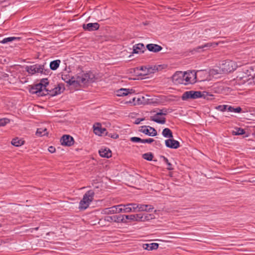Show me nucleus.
<instances>
[{
    "instance_id": "f257e3e1",
    "label": "nucleus",
    "mask_w": 255,
    "mask_h": 255,
    "mask_svg": "<svg viewBox=\"0 0 255 255\" xmlns=\"http://www.w3.org/2000/svg\"><path fill=\"white\" fill-rule=\"evenodd\" d=\"M64 89V86L62 84H59L53 88H47L46 85L38 83L31 86L29 92L31 94H36L41 96L46 95L55 96L62 93Z\"/></svg>"
},
{
    "instance_id": "f03ea898",
    "label": "nucleus",
    "mask_w": 255,
    "mask_h": 255,
    "mask_svg": "<svg viewBox=\"0 0 255 255\" xmlns=\"http://www.w3.org/2000/svg\"><path fill=\"white\" fill-rule=\"evenodd\" d=\"M95 195L94 192L92 190L88 191L83 196V198L79 203V208L80 210H85L93 201Z\"/></svg>"
},
{
    "instance_id": "7ed1b4c3",
    "label": "nucleus",
    "mask_w": 255,
    "mask_h": 255,
    "mask_svg": "<svg viewBox=\"0 0 255 255\" xmlns=\"http://www.w3.org/2000/svg\"><path fill=\"white\" fill-rule=\"evenodd\" d=\"M25 70L28 74L33 75L36 74H46L47 70L44 69V65L42 64H36L30 66H26Z\"/></svg>"
},
{
    "instance_id": "20e7f679",
    "label": "nucleus",
    "mask_w": 255,
    "mask_h": 255,
    "mask_svg": "<svg viewBox=\"0 0 255 255\" xmlns=\"http://www.w3.org/2000/svg\"><path fill=\"white\" fill-rule=\"evenodd\" d=\"M98 78L96 74L92 71H84L80 68L77 70V80H93Z\"/></svg>"
},
{
    "instance_id": "39448f33",
    "label": "nucleus",
    "mask_w": 255,
    "mask_h": 255,
    "mask_svg": "<svg viewBox=\"0 0 255 255\" xmlns=\"http://www.w3.org/2000/svg\"><path fill=\"white\" fill-rule=\"evenodd\" d=\"M167 114V111L166 109L159 110L155 114L150 117V120L158 124H164L166 122V119L164 116Z\"/></svg>"
},
{
    "instance_id": "423d86ee",
    "label": "nucleus",
    "mask_w": 255,
    "mask_h": 255,
    "mask_svg": "<svg viewBox=\"0 0 255 255\" xmlns=\"http://www.w3.org/2000/svg\"><path fill=\"white\" fill-rule=\"evenodd\" d=\"M238 66L235 62L231 60H226L223 62L219 68V71L227 73L231 72L236 69Z\"/></svg>"
},
{
    "instance_id": "0eeeda50",
    "label": "nucleus",
    "mask_w": 255,
    "mask_h": 255,
    "mask_svg": "<svg viewBox=\"0 0 255 255\" xmlns=\"http://www.w3.org/2000/svg\"><path fill=\"white\" fill-rule=\"evenodd\" d=\"M135 203L120 204L117 205L118 213L135 212Z\"/></svg>"
},
{
    "instance_id": "6e6552de",
    "label": "nucleus",
    "mask_w": 255,
    "mask_h": 255,
    "mask_svg": "<svg viewBox=\"0 0 255 255\" xmlns=\"http://www.w3.org/2000/svg\"><path fill=\"white\" fill-rule=\"evenodd\" d=\"M202 92L200 91H187L182 95V99L183 100H187L189 99H196L202 97Z\"/></svg>"
},
{
    "instance_id": "1a4fd4ad",
    "label": "nucleus",
    "mask_w": 255,
    "mask_h": 255,
    "mask_svg": "<svg viewBox=\"0 0 255 255\" xmlns=\"http://www.w3.org/2000/svg\"><path fill=\"white\" fill-rule=\"evenodd\" d=\"M166 67L165 65H156L153 66L147 67L146 73L140 74V75L146 76L150 74L154 73L156 72L161 71L162 69Z\"/></svg>"
},
{
    "instance_id": "9d476101",
    "label": "nucleus",
    "mask_w": 255,
    "mask_h": 255,
    "mask_svg": "<svg viewBox=\"0 0 255 255\" xmlns=\"http://www.w3.org/2000/svg\"><path fill=\"white\" fill-rule=\"evenodd\" d=\"M139 131L146 135L154 136L157 135L155 129L150 126H143L140 128Z\"/></svg>"
},
{
    "instance_id": "9b49d317",
    "label": "nucleus",
    "mask_w": 255,
    "mask_h": 255,
    "mask_svg": "<svg viewBox=\"0 0 255 255\" xmlns=\"http://www.w3.org/2000/svg\"><path fill=\"white\" fill-rule=\"evenodd\" d=\"M135 212L145 211L150 212L154 209L153 207L151 205H146L142 204L135 203Z\"/></svg>"
},
{
    "instance_id": "f8f14e48",
    "label": "nucleus",
    "mask_w": 255,
    "mask_h": 255,
    "mask_svg": "<svg viewBox=\"0 0 255 255\" xmlns=\"http://www.w3.org/2000/svg\"><path fill=\"white\" fill-rule=\"evenodd\" d=\"M135 91L133 89L121 88L116 91V95L118 97L126 96L128 94H134Z\"/></svg>"
},
{
    "instance_id": "ddd939ff",
    "label": "nucleus",
    "mask_w": 255,
    "mask_h": 255,
    "mask_svg": "<svg viewBox=\"0 0 255 255\" xmlns=\"http://www.w3.org/2000/svg\"><path fill=\"white\" fill-rule=\"evenodd\" d=\"M165 143L167 147L170 148L176 149L180 146V143L174 139L170 138L165 141Z\"/></svg>"
},
{
    "instance_id": "4468645a",
    "label": "nucleus",
    "mask_w": 255,
    "mask_h": 255,
    "mask_svg": "<svg viewBox=\"0 0 255 255\" xmlns=\"http://www.w3.org/2000/svg\"><path fill=\"white\" fill-rule=\"evenodd\" d=\"M62 145L66 146H71L74 143L73 137L69 135H63L61 139Z\"/></svg>"
},
{
    "instance_id": "2eb2a0df",
    "label": "nucleus",
    "mask_w": 255,
    "mask_h": 255,
    "mask_svg": "<svg viewBox=\"0 0 255 255\" xmlns=\"http://www.w3.org/2000/svg\"><path fill=\"white\" fill-rule=\"evenodd\" d=\"M148 95H146L145 96H140L137 98L136 103L134 104V105H147L151 103L150 100L148 98Z\"/></svg>"
},
{
    "instance_id": "dca6fc26",
    "label": "nucleus",
    "mask_w": 255,
    "mask_h": 255,
    "mask_svg": "<svg viewBox=\"0 0 255 255\" xmlns=\"http://www.w3.org/2000/svg\"><path fill=\"white\" fill-rule=\"evenodd\" d=\"M85 81H66L67 86L70 89L78 90L81 83Z\"/></svg>"
},
{
    "instance_id": "f3484780",
    "label": "nucleus",
    "mask_w": 255,
    "mask_h": 255,
    "mask_svg": "<svg viewBox=\"0 0 255 255\" xmlns=\"http://www.w3.org/2000/svg\"><path fill=\"white\" fill-rule=\"evenodd\" d=\"M123 221L122 223H127V220H129L130 222H138V214H132V215H122Z\"/></svg>"
},
{
    "instance_id": "a211bd4d",
    "label": "nucleus",
    "mask_w": 255,
    "mask_h": 255,
    "mask_svg": "<svg viewBox=\"0 0 255 255\" xmlns=\"http://www.w3.org/2000/svg\"><path fill=\"white\" fill-rule=\"evenodd\" d=\"M122 215H114L113 216H107L105 218V220L109 222H115L116 223H122L123 221Z\"/></svg>"
},
{
    "instance_id": "6ab92c4d",
    "label": "nucleus",
    "mask_w": 255,
    "mask_h": 255,
    "mask_svg": "<svg viewBox=\"0 0 255 255\" xmlns=\"http://www.w3.org/2000/svg\"><path fill=\"white\" fill-rule=\"evenodd\" d=\"M100 25L97 23H89L88 24H84L83 25V28L87 31H94L98 30L99 28Z\"/></svg>"
},
{
    "instance_id": "aec40b11",
    "label": "nucleus",
    "mask_w": 255,
    "mask_h": 255,
    "mask_svg": "<svg viewBox=\"0 0 255 255\" xmlns=\"http://www.w3.org/2000/svg\"><path fill=\"white\" fill-rule=\"evenodd\" d=\"M200 72L201 71H200L196 72L194 70L184 72V73H186V76L184 80H196L197 73Z\"/></svg>"
},
{
    "instance_id": "412c9836",
    "label": "nucleus",
    "mask_w": 255,
    "mask_h": 255,
    "mask_svg": "<svg viewBox=\"0 0 255 255\" xmlns=\"http://www.w3.org/2000/svg\"><path fill=\"white\" fill-rule=\"evenodd\" d=\"M146 50L144 45L142 43L135 44L133 47V53H142Z\"/></svg>"
},
{
    "instance_id": "4be33fe9",
    "label": "nucleus",
    "mask_w": 255,
    "mask_h": 255,
    "mask_svg": "<svg viewBox=\"0 0 255 255\" xmlns=\"http://www.w3.org/2000/svg\"><path fill=\"white\" fill-rule=\"evenodd\" d=\"M138 222H145L154 218L152 214H138Z\"/></svg>"
},
{
    "instance_id": "5701e85b",
    "label": "nucleus",
    "mask_w": 255,
    "mask_h": 255,
    "mask_svg": "<svg viewBox=\"0 0 255 255\" xmlns=\"http://www.w3.org/2000/svg\"><path fill=\"white\" fill-rule=\"evenodd\" d=\"M93 128L94 133L99 135L104 134L106 131L105 128H102L101 124L99 123L94 125Z\"/></svg>"
},
{
    "instance_id": "b1692460",
    "label": "nucleus",
    "mask_w": 255,
    "mask_h": 255,
    "mask_svg": "<svg viewBox=\"0 0 255 255\" xmlns=\"http://www.w3.org/2000/svg\"><path fill=\"white\" fill-rule=\"evenodd\" d=\"M146 48L150 51L153 52H158L161 50L162 47L155 44H148L146 45Z\"/></svg>"
},
{
    "instance_id": "393cba45",
    "label": "nucleus",
    "mask_w": 255,
    "mask_h": 255,
    "mask_svg": "<svg viewBox=\"0 0 255 255\" xmlns=\"http://www.w3.org/2000/svg\"><path fill=\"white\" fill-rule=\"evenodd\" d=\"M102 213L104 214H117V205H115L110 208H105L103 210Z\"/></svg>"
},
{
    "instance_id": "a878e982",
    "label": "nucleus",
    "mask_w": 255,
    "mask_h": 255,
    "mask_svg": "<svg viewBox=\"0 0 255 255\" xmlns=\"http://www.w3.org/2000/svg\"><path fill=\"white\" fill-rule=\"evenodd\" d=\"M99 153L103 157L109 158L112 156V152L108 148H101L99 150Z\"/></svg>"
},
{
    "instance_id": "bb28decb",
    "label": "nucleus",
    "mask_w": 255,
    "mask_h": 255,
    "mask_svg": "<svg viewBox=\"0 0 255 255\" xmlns=\"http://www.w3.org/2000/svg\"><path fill=\"white\" fill-rule=\"evenodd\" d=\"M186 73L182 71H176L172 76V80H184Z\"/></svg>"
},
{
    "instance_id": "cd10ccee",
    "label": "nucleus",
    "mask_w": 255,
    "mask_h": 255,
    "mask_svg": "<svg viewBox=\"0 0 255 255\" xmlns=\"http://www.w3.org/2000/svg\"><path fill=\"white\" fill-rule=\"evenodd\" d=\"M218 44V43L216 42H209L206 43L204 45H202L201 46H198L197 48V50L199 51L200 49H203V48H209L210 47H215L216 46H217Z\"/></svg>"
},
{
    "instance_id": "c85d7f7f",
    "label": "nucleus",
    "mask_w": 255,
    "mask_h": 255,
    "mask_svg": "<svg viewBox=\"0 0 255 255\" xmlns=\"http://www.w3.org/2000/svg\"><path fill=\"white\" fill-rule=\"evenodd\" d=\"M144 248L148 251L156 250L158 247V244L157 243H151L144 245Z\"/></svg>"
},
{
    "instance_id": "c756f323",
    "label": "nucleus",
    "mask_w": 255,
    "mask_h": 255,
    "mask_svg": "<svg viewBox=\"0 0 255 255\" xmlns=\"http://www.w3.org/2000/svg\"><path fill=\"white\" fill-rule=\"evenodd\" d=\"M60 63V60H56L51 61L50 63V68L52 70H55L59 67Z\"/></svg>"
},
{
    "instance_id": "7c9ffc66",
    "label": "nucleus",
    "mask_w": 255,
    "mask_h": 255,
    "mask_svg": "<svg viewBox=\"0 0 255 255\" xmlns=\"http://www.w3.org/2000/svg\"><path fill=\"white\" fill-rule=\"evenodd\" d=\"M162 134L164 137L172 138L173 136L171 130L168 128L163 129Z\"/></svg>"
},
{
    "instance_id": "2f4dec72",
    "label": "nucleus",
    "mask_w": 255,
    "mask_h": 255,
    "mask_svg": "<svg viewBox=\"0 0 255 255\" xmlns=\"http://www.w3.org/2000/svg\"><path fill=\"white\" fill-rule=\"evenodd\" d=\"M47 129L45 128H39L36 132V135L38 136H42L47 135Z\"/></svg>"
},
{
    "instance_id": "473e14b6",
    "label": "nucleus",
    "mask_w": 255,
    "mask_h": 255,
    "mask_svg": "<svg viewBox=\"0 0 255 255\" xmlns=\"http://www.w3.org/2000/svg\"><path fill=\"white\" fill-rule=\"evenodd\" d=\"M11 144L15 146H19L24 144V141L18 138H15L12 140Z\"/></svg>"
},
{
    "instance_id": "72a5a7b5",
    "label": "nucleus",
    "mask_w": 255,
    "mask_h": 255,
    "mask_svg": "<svg viewBox=\"0 0 255 255\" xmlns=\"http://www.w3.org/2000/svg\"><path fill=\"white\" fill-rule=\"evenodd\" d=\"M245 130L244 129L241 128H235L232 131V133L233 135H243L245 133Z\"/></svg>"
},
{
    "instance_id": "f704fd0d",
    "label": "nucleus",
    "mask_w": 255,
    "mask_h": 255,
    "mask_svg": "<svg viewBox=\"0 0 255 255\" xmlns=\"http://www.w3.org/2000/svg\"><path fill=\"white\" fill-rule=\"evenodd\" d=\"M227 111L231 112L240 113L242 112V109L240 107L234 108V107L228 105Z\"/></svg>"
},
{
    "instance_id": "c9c22d12",
    "label": "nucleus",
    "mask_w": 255,
    "mask_h": 255,
    "mask_svg": "<svg viewBox=\"0 0 255 255\" xmlns=\"http://www.w3.org/2000/svg\"><path fill=\"white\" fill-rule=\"evenodd\" d=\"M16 39H17V38L15 37H9L3 38L0 42L2 44H5L9 42L12 41Z\"/></svg>"
},
{
    "instance_id": "e433bc0d",
    "label": "nucleus",
    "mask_w": 255,
    "mask_h": 255,
    "mask_svg": "<svg viewBox=\"0 0 255 255\" xmlns=\"http://www.w3.org/2000/svg\"><path fill=\"white\" fill-rule=\"evenodd\" d=\"M153 155L151 153H146L142 155V157L148 161H151L153 158Z\"/></svg>"
},
{
    "instance_id": "4c0bfd02",
    "label": "nucleus",
    "mask_w": 255,
    "mask_h": 255,
    "mask_svg": "<svg viewBox=\"0 0 255 255\" xmlns=\"http://www.w3.org/2000/svg\"><path fill=\"white\" fill-rule=\"evenodd\" d=\"M10 122V120L7 118L0 119V127H4Z\"/></svg>"
},
{
    "instance_id": "58836bf2",
    "label": "nucleus",
    "mask_w": 255,
    "mask_h": 255,
    "mask_svg": "<svg viewBox=\"0 0 255 255\" xmlns=\"http://www.w3.org/2000/svg\"><path fill=\"white\" fill-rule=\"evenodd\" d=\"M163 161L167 164V168L168 170H171L173 169L172 165L168 161V160L166 157H163Z\"/></svg>"
},
{
    "instance_id": "ea45409f",
    "label": "nucleus",
    "mask_w": 255,
    "mask_h": 255,
    "mask_svg": "<svg viewBox=\"0 0 255 255\" xmlns=\"http://www.w3.org/2000/svg\"><path fill=\"white\" fill-rule=\"evenodd\" d=\"M228 105H220L216 107V109L218 110L221 111V112H224L226 110H227Z\"/></svg>"
},
{
    "instance_id": "a19ab883",
    "label": "nucleus",
    "mask_w": 255,
    "mask_h": 255,
    "mask_svg": "<svg viewBox=\"0 0 255 255\" xmlns=\"http://www.w3.org/2000/svg\"><path fill=\"white\" fill-rule=\"evenodd\" d=\"M130 141L133 142H140L141 143H142V139H141L139 137H132L130 139Z\"/></svg>"
},
{
    "instance_id": "79ce46f5",
    "label": "nucleus",
    "mask_w": 255,
    "mask_h": 255,
    "mask_svg": "<svg viewBox=\"0 0 255 255\" xmlns=\"http://www.w3.org/2000/svg\"><path fill=\"white\" fill-rule=\"evenodd\" d=\"M106 135H107L108 136L111 137V138H113L114 139H116L119 137V135L117 133H106Z\"/></svg>"
},
{
    "instance_id": "37998d69",
    "label": "nucleus",
    "mask_w": 255,
    "mask_h": 255,
    "mask_svg": "<svg viewBox=\"0 0 255 255\" xmlns=\"http://www.w3.org/2000/svg\"><path fill=\"white\" fill-rule=\"evenodd\" d=\"M154 141V139L152 138H148V139H142V143H151Z\"/></svg>"
},
{
    "instance_id": "c03bdc74",
    "label": "nucleus",
    "mask_w": 255,
    "mask_h": 255,
    "mask_svg": "<svg viewBox=\"0 0 255 255\" xmlns=\"http://www.w3.org/2000/svg\"><path fill=\"white\" fill-rule=\"evenodd\" d=\"M219 74V73L218 72L217 70L213 69V70H210V75H213V76L216 75H217Z\"/></svg>"
},
{
    "instance_id": "a18cd8bd",
    "label": "nucleus",
    "mask_w": 255,
    "mask_h": 255,
    "mask_svg": "<svg viewBox=\"0 0 255 255\" xmlns=\"http://www.w3.org/2000/svg\"><path fill=\"white\" fill-rule=\"evenodd\" d=\"M136 98H133L132 100H130V101H127L125 103L126 104H132L134 103V104L135 103H136Z\"/></svg>"
},
{
    "instance_id": "49530a36",
    "label": "nucleus",
    "mask_w": 255,
    "mask_h": 255,
    "mask_svg": "<svg viewBox=\"0 0 255 255\" xmlns=\"http://www.w3.org/2000/svg\"><path fill=\"white\" fill-rule=\"evenodd\" d=\"M48 151L51 153H54L55 151V148L52 146H49L48 148Z\"/></svg>"
},
{
    "instance_id": "de8ad7c7",
    "label": "nucleus",
    "mask_w": 255,
    "mask_h": 255,
    "mask_svg": "<svg viewBox=\"0 0 255 255\" xmlns=\"http://www.w3.org/2000/svg\"><path fill=\"white\" fill-rule=\"evenodd\" d=\"M143 120H144V119H136L135 121V124L138 125V124H140V123Z\"/></svg>"
},
{
    "instance_id": "09e8293b",
    "label": "nucleus",
    "mask_w": 255,
    "mask_h": 255,
    "mask_svg": "<svg viewBox=\"0 0 255 255\" xmlns=\"http://www.w3.org/2000/svg\"><path fill=\"white\" fill-rule=\"evenodd\" d=\"M146 69H147V67H145V66H141L140 68V70H142V71H146Z\"/></svg>"
},
{
    "instance_id": "8fccbe9b",
    "label": "nucleus",
    "mask_w": 255,
    "mask_h": 255,
    "mask_svg": "<svg viewBox=\"0 0 255 255\" xmlns=\"http://www.w3.org/2000/svg\"><path fill=\"white\" fill-rule=\"evenodd\" d=\"M215 79L221 78V76H216L214 77Z\"/></svg>"
},
{
    "instance_id": "3c124183",
    "label": "nucleus",
    "mask_w": 255,
    "mask_h": 255,
    "mask_svg": "<svg viewBox=\"0 0 255 255\" xmlns=\"http://www.w3.org/2000/svg\"><path fill=\"white\" fill-rule=\"evenodd\" d=\"M180 83V84H184V85H187V84H188V83H186H186L181 82V83Z\"/></svg>"
},
{
    "instance_id": "603ef678",
    "label": "nucleus",
    "mask_w": 255,
    "mask_h": 255,
    "mask_svg": "<svg viewBox=\"0 0 255 255\" xmlns=\"http://www.w3.org/2000/svg\"><path fill=\"white\" fill-rule=\"evenodd\" d=\"M129 80H137L135 78H129Z\"/></svg>"
},
{
    "instance_id": "864d4df0",
    "label": "nucleus",
    "mask_w": 255,
    "mask_h": 255,
    "mask_svg": "<svg viewBox=\"0 0 255 255\" xmlns=\"http://www.w3.org/2000/svg\"><path fill=\"white\" fill-rule=\"evenodd\" d=\"M63 75H62V80H65V78H64L63 77Z\"/></svg>"
},
{
    "instance_id": "5fc2aeb1",
    "label": "nucleus",
    "mask_w": 255,
    "mask_h": 255,
    "mask_svg": "<svg viewBox=\"0 0 255 255\" xmlns=\"http://www.w3.org/2000/svg\"><path fill=\"white\" fill-rule=\"evenodd\" d=\"M149 77H145V78H141V80L143 79H146V78H149Z\"/></svg>"
},
{
    "instance_id": "6e6d98bb",
    "label": "nucleus",
    "mask_w": 255,
    "mask_h": 255,
    "mask_svg": "<svg viewBox=\"0 0 255 255\" xmlns=\"http://www.w3.org/2000/svg\"><path fill=\"white\" fill-rule=\"evenodd\" d=\"M41 80H47V78H42V79H41Z\"/></svg>"
},
{
    "instance_id": "4d7b16f0",
    "label": "nucleus",
    "mask_w": 255,
    "mask_h": 255,
    "mask_svg": "<svg viewBox=\"0 0 255 255\" xmlns=\"http://www.w3.org/2000/svg\"><path fill=\"white\" fill-rule=\"evenodd\" d=\"M74 79V77H72L71 79H69V80H73Z\"/></svg>"
},
{
    "instance_id": "13d9d810",
    "label": "nucleus",
    "mask_w": 255,
    "mask_h": 255,
    "mask_svg": "<svg viewBox=\"0 0 255 255\" xmlns=\"http://www.w3.org/2000/svg\"><path fill=\"white\" fill-rule=\"evenodd\" d=\"M195 82H190L189 83L191 84H194Z\"/></svg>"
}]
</instances>
